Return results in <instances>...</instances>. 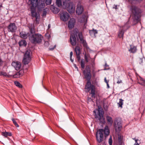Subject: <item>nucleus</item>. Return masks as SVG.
Wrapping results in <instances>:
<instances>
[{
    "label": "nucleus",
    "instance_id": "13d9d810",
    "mask_svg": "<svg viewBox=\"0 0 145 145\" xmlns=\"http://www.w3.org/2000/svg\"><path fill=\"white\" fill-rule=\"evenodd\" d=\"M46 12L44 11L43 13V15H45Z\"/></svg>",
    "mask_w": 145,
    "mask_h": 145
},
{
    "label": "nucleus",
    "instance_id": "f8f14e48",
    "mask_svg": "<svg viewBox=\"0 0 145 145\" xmlns=\"http://www.w3.org/2000/svg\"><path fill=\"white\" fill-rule=\"evenodd\" d=\"M17 28V27L14 23H10L7 27L8 31L12 33L15 32Z\"/></svg>",
    "mask_w": 145,
    "mask_h": 145
},
{
    "label": "nucleus",
    "instance_id": "b1692460",
    "mask_svg": "<svg viewBox=\"0 0 145 145\" xmlns=\"http://www.w3.org/2000/svg\"><path fill=\"white\" fill-rule=\"evenodd\" d=\"M106 119L108 123L111 125L113 122L112 118L111 117L108 116H106Z\"/></svg>",
    "mask_w": 145,
    "mask_h": 145
},
{
    "label": "nucleus",
    "instance_id": "a211bd4d",
    "mask_svg": "<svg viewBox=\"0 0 145 145\" xmlns=\"http://www.w3.org/2000/svg\"><path fill=\"white\" fill-rule=\"evenodd\" d=\"M20 35L21 37L24 39H26L28 37L31 36L30 34L29 33L23 31L21 32L20 33Z\"/></svg>",
    "mask_w": 145,
    "mask_h": 145
},
{
    "label": "nucleus",
    "instance_id": "6ab92c4d",
    "mask_svg": "<svg viewBox=\"0 0 145 145\" xmlns=\"http://www.w3.org/2000/svg\"><path fill=\"white\" fill-rule=\"evenodd\" d=\"M93 85H91L90 81L87 80L86 84L85 86V88L87 89L88 91H89L90 89V88H91V87Z\"/></svg>",
    "mask_w": 145,
    "mask_h": 145
},
{
    "label": "nucleus",
    "instance_id": "603ef678",
    "mask_svg": "<svg viewBox=\"0 0 145 145\" xmlns=\"http://www.w3.org/2000/svg\"><path fill=\"white\" fill-rule=\"evenodd\" d=\"M73 55V52H71L70 53V57L71 58Z\"/></svg>",
    "mask_w": 145,
    "mask_h": 145
},
{
    "label": "nucleus",
    "instance_id": "473e14b6",
    "mask_svg": "<svg viewBox=\"0 0 145 145\" xmlns=\"http://www.w3.org/2000/svg\"><path fill=\"white\" fill-rule=\"evenodd\" d=\"M92 63L91 64V65L92 68L93 69L92 70V74L93 76H95L96 72H95L94 71V62H93L92 61Z\"/></svg>",
    "mask_w": 145,
    "mask_h": 145
},
{
    "label": "nucleus",
    "instance_id": "1a4fd4ad",
    "mask_svg": "<svg viewBox=\"0 0 145 145\" xmlns=\"http://www.w3.org/2000/svg\"><path fill=\"white\" fill-rule=\"evenodd\" d=\"M83 73L85 78L87 80L90 81L91 77V73L90 68L89 65L86 66L85 69L83 71Z\"/></svg>",
    "mask_w": 145,
    "mask_h": 145
},
{
    "label": "nucleus",
    "instance_id": "0eeeda50",
    "mask_svg": "<svg viewBox=\"0 0 145 145\" xmlns=\"http://www.w3.org/2000/svg\"><path fill=\"white\" fill-rule=\"evenodd\" d=\"M131 10L135 18L136 21L137 22L140 21V14L141 12L140 10L134 6H132L131 7Z\"/></svg>",
    "mask_w": 145,
    "mask_h": 145
},
{
    "label": "nucleus",
    "instance_id": "cd10ccee",
    "mask_svg": "<svg viewBox=\"0 0 145 145\" xmlns=\"http://www.w3.org/2000/svg\"><path fill=\"white\" fill-rule=\"evenodd\" d=\"M89 33L91 36H95V34L97 33V31L96 30L93 29L92 30H89Z\"/></svg>",
    "mask_w": 145,
    "mask_h": 145
},
{
    "label": "nucleus",
    "instance_id": "dca6fc26",
    "mask_svg": "<svg viewBox=\"0 0 145 145\" xmlns=\"http://www.w3.org/2000/svg\"><path fill=\"white\" fill-rule=\"evenodd\" d=\"M76 21L75 19L72 18L70 19L68 23V27L69 29L72 28L75 25Z\"/></svg>",
    "mask_w": 145,
    "mask_h": 145
},
{
    "label": "nucleus",
    "instance_id": "6e6d98bb",
    "mask_svg": "<svg viewBox=\"0 0 145 145\" xmlns=\"http://www.w3.org/2000/svg\"><path fill=\"white\" fill-rule=\"evenodd\" d=\"M70 60L72 62H73V60L71 58H70Z\"/></svg>",
    "mask_w": 145,
    "mask_h": 145
},
{
    "label": "nucleus",
    "instance_id": "7c9ffc66",
    "mask_svg": "<svg viewBox=\"0 0 145 145\" xmlns=\"http://www.w3.org/2000/svg\"><path fill=\"white\" fill-rule=\"evenodd\" d=\"M124 34V31L123 30L119 31L118 36L120 38L123 37Z\"/></svg>",
    "mask_w": 145,
    "mask_h": 145
},
{
    "label": "nucleus",
    "instance_id": "20e7f679",
    "mask_svg": "<svg viewBox=\"0 0 145 145\" xmlns=\"http://www.w3.org/2000/svg\"><path fill=\"white\" fill-rule=\"evenodd\" d=\"M63 3V7L66 9L70 13L74 12L75 5L70 0H62Z\"/></svg>",
    "mask_w": 145,
    "mask_h": 145
},
{
    "label": "nucleus",
    "instance_id": "aec40b11",
    "mask_svg": "<svg viewBox=\"0 0 145 145\" xmlns=\"http://www.w3.org/2000/svg\"><path fill=\"white\" fill-rule=\"evenodd\" d=\"M84 58L85 61L86 63L89 62V61H91L92 59L90 57L89 55L88 54L85 53L84 55Z\"/></svg>",
    "mask_w": 145,
    "mask_h": 145
},
{
    "label": "nucleus",
    "instance_id": "6e6552de",
    "mask_svg": "<svg viewBox=\"0 0 145 145\" xmlns=\"http://www.w3.org/2000/svg\"><path fill=\"white\" fill-rule=\"evenodd\" d=\"M32 53L29 50H27L24 55L23 61L24 64H28L31 59Z\"/></svg>",
    "mask_w": 145,
    "mask_h": 145
},
{
    "label": "nucleus",
    "instance_id": "5fc2aeb1",
    "mask_svg": "<svg viewBox=\"0 0 145 145\" xmlns=\"http://www.w3.org/2000/svg\"><path fill=\"white\" fill-rule=\"evenodd\" d=\"M107 88H109V84L108 83V84H107Z\"/></svg>",
    "mask_w": 145,
    "mask_h": 145
},
{
    "label": "nucleus",
    "instance_id": "3c124183",
    "mask_svg": "<svg viewBox=\"0 0 145 145\" xmlns=\"http://www.w3.org/2000/svg\"><path fill=\"white\" fill-rule=\"evenodd\" d=\"M139 84H141L142 85L145 86V82L144 81H143V82L142 83H139Z\"/></svg>",
    "mask_w": 145,
    "mask_h": 145
},
{
    "label": "nucleus",
    "instance_id": "423d86ee",
    "mask_svg": "<svg viewBox=\"0 0 145 145\" xmlns=\"http://www.w3.org/2000/svg\"><path fill=\"white\" fill-rule=\"evenodd\" d=\"M43 39V36L38 33L32 34L31 36L29 37V40L34 44L40 43Z\"/></svg>",
    "mask_w": 145,
    "mask_h": 145
},
{
    "label": "nucleus",
    "instance_id": "79ce46f5",
    "mask_svg": "<svg viewBox=\"0 0 145 145\" xmlns=\"http://www.w3.org/2000/svg\"><path fill=\"white\" fill-rule=\"evenodd\" d=\"M109 144H110V145H112V140L111 138V137H110V138L109 139Z\"/></svg>",
    "mask_w": 145,
    "mask_h": 145
},
{
    "label": "nucleus",
    "instance_id": "e433bc0d",
    "mask_svg": "<svg viewBox=\"0 0 145 145\" xmlns=\"http://www.w3.org/2000/svg\"><path fill=\"white\" fill-rule=\"evenodd\" d=\"M29 29L30 32L31 34H32L33 33L34 31V25H31V27H29Z\"/></svg>",
    "mask_w": 145,
    "mask_h": 145
},
{
    "label": "nucleus",
    "instance_id": "4d7b16f0",
    "mask_svg": "<svg viewBox=\"0 0 145 145\" xmlns=\"http://www.w3.org/2000/svg\"><path fill=\"white\" fill-rule=\"evenodd\" d=\"M48 28L49 29L50 28V24H49L48 25Z\"/></svg>",
    "mask_w": 145,
    "mask_h": 145
},
{
    "label": "nucleus",
    "instance_id": "4c0bfd02",
    "mask_svg": "<svg viewBox=\"0 0 145 145\" xmlns=\"http://www.w3.org/2000/svg\"><path fill=\"white\" fill-rule=\"evenodd\" d=\"M12 121L13 123H14V124L15 125L16 127H18L19 125L17 123L15 120L14 119L12 118Z\"/></svg>",
    "mask_w": 145,
    "mask_h": 145
},
{
    "label": "nucleus",
    "instance_id": "37998d69",
    "mask_svg": "<svg viewBox=\"0 0 145 145\" xmlns=\"http://www.w3.org/2000/svg\"><path fill=\"white\" fill-rule=\"evenodd\" d=\"M138 140H135V143L134 144V145H139V143H138L137 142V141Z\"/></svg>",
    "mask_w": 145,
    "mask_h": 145
},
{
    "label": "nucleus",
    "instance_id": "c9c22d12",
    "mask_svg": "<svg viewBox=\"0 0 145 145\" xmlns=\"http://www.w3.org/2000/svg\"><path fill=\"white\" fill-rule=\"evenodd\" d=\"M24 71L22 70H20L19 72H18V73L19 75V77L22 76L24 74Z\"/></svg>",
    "mask_w": 145,
    "mask_h": 145
},
{
    "label": "nucleus",
    "instance_id": "8fccbe9b",
    "mask_svg": "<svg viewBox=\"0 0 145 145\" xmlns=\"http://www.w3.org/2000/svg\"><path fill=\"white\" fill-rule=\"evenodd\" d=\"M113 8H115V9H117L118 8L117 7V5H114Z\"/></svg>",
    "mask_w": 145,
    "mask_h": 145
},
{
    "label": "nucleus",
    "instance_id": "412c9836",
    "mask_svg": "<svg viewBox=\"0 0 145 145\" xmlns=\"http://www.w3.org/2000/svg\"><path fill=\"white\" fill-rule=\"evenodd\" d=\"M90 90H91L90 93L92 95V97H95V88L94 86H93Z\"/></svg>",
    "mask_w": 145,
    "mask_h": 145
},
{
    "label": "nucleus",
    "instance_id": "9d476101",
    "mask_svg": "<svg viewBox=\"0 0 145 145\" xmlns=\"http://www.w3.org/2000/svg\"><path fill=\"white\" fill-rule=\"evenodd\" d=\"M37 0L36 3V7H37L38 10L40 11L44 9L45 6V3H46V1H43V0H39V1H38Z\"/></svg>",
    "mask_w": 145,
    "mask_h": 145
},
{
    "label": "nucleus",
    "instance_id": "864d4df0",
    "mask_svg": "<svg viewBox=\"0 0 145 145\" xmlns=\"http://www.w3.org/2000/svg\"><path fill=\"white\" fill-rule=\"evenodd\" d=\"M2 64H3V62L2 61V60H1V59H0V65H1Z\"/></svg>",
    "mask_w": 145,
    "mask_h": 145
},
{
    "label": "nucleus",
    "instance_id": "2eb2a0df",
    "mask_svg": "<svg viewBox=\"0 0 145 145\" xmlns=\"http://www.w3.org/2000/svg\"><path fill=\"white\" fill-rule=\"evenodd\" d=\"M12 65L17 71L19 70L21 67V64L20 62L18 61H14L12 63Z\"/></svg>",
    "mask_w": 145,
    "mask_h": 145
},
{
    "label": "nucleus",
    "instance_id": "72a5a7b5",
    "mask_svg": "<svg viewBox=\"0 0 145 145\" xmlns=\"http://www.w3.org/2000/svg\"><path fill=\"white\" fill-rule=\"evenodd\" d=\"M80 65L81 68L84 69L85 67V62L83 59H82L80 62Z\"/></svg>",
    "mask_w": 145,
    "mask_h": 145
},
{
    "label": "nucleus",
    "instance_id": "f257e3e1",
    "mask_svg": "<svg viewBox=\"0 0 145 145\" xmlns=\"http://www.w3.org/2000/svg\"><path fill=\"white\" fill-rule=\"evenodd\" d=\"M77 29H75L73 31V34H72L70 37V42L72 46H75L76 44V39L75 36H77L78 34L79 39L81 43L82 44L83 46L86 47L87 46V43L86 41L83 39L82 33L81 32H78Z\"/></svg>",
    "mask_w": 145,
    "mask_h": 145
},
{
    "label": "nucleus",
    "instance_id": "4be33fe9",
    "mask_svg": "<svg viewBox=\"0 0 145 145\" xmlns=\"http://www.w3.org/2000/svg\"><path fill=\"white\" fill-rule=\"evenodd\" d=\"M51 10L55 14H57L59 11V9L54 6H52L51 7Z\"/></svg>",
    "mask_w": 145,
    "mask_h": 145
},
{
    "label": "nucleus",
    "instance_id": "a18cd8bd",
    "mask_svg": "<svg viewBox=\"0 0 145 145\" xmlns=\"http://www.w3.org/2000/svg\"><path fill=\"white\" fill-rule=\"evenodd\" d=\"M104 81L107 84H108V83L109 80H106V78H105V79H104Z\"/></svg>",
    "mask_w": 145,
    "mask_h": 145
},
{
    "label": "nucleus",
    "instance_id": "f03ea898",
    "mask_svg": "<svg viewBox=\"0 0 145 145\" xmlns=\"http://www.w3.org/2000/svg\"><path fill=\"white\" fill-rule=\"evenodd\" d=\"M93 112L95 118L99 120L101 123L104 124L105 121L104 117V112L102 108L100 106H98V109H95Z\"/></svg>",
    "mask_w": 145,
    "mask_h": 145
},
{
    "label": "nucleus",
    "instance_id": "2f4dec72",
    "mask_svg": "<svg viewBox=\"0 0 145 145\" xmlns=\"http://www.w3.org/2000/svg\"><path fill=\"white\" fill-rule=\"evenodd\" d=\"M119 100V102L118 103V104L119 107H121V108H122V105H123V100L121 99H120Z\"/></svg>",
    "mask_w": 145,
    "mask_h": 145
},
{
    "label": "nucleus",
    "instance_id": "5701e85b",
    "mask_svg": "<svg viewBox=\"0 0 145 145\" xmlns=\"http://www.w3.org/2000/svg\"><path fill=\"white\" fill-rule=\"evenodd\" d=\"M131 48L129 50V51L131 53H135L137 51V48L136 46L133 45H130Z\"/></svg>",
    "mask_w": 145,
    "mask_h": 145
},
{
    "label": "nucleus",
    "instance_id": "39448f33",
    "mask_svg": "<svg viewBox=\"0 0 145 145\" xmlns=\"http://www.w3.org/2000/svg\"><path fill=\"white\" fill-rule=\"evenodd\" d=\"M37 0H29L28 4L30 6V8L32 16L33 17H35L36 19L40 17L39 14L36 12V3Z\"/></svg>",
    "mask_w": 145,
    "mask_h": 145
},
{
    "label": "nucleus",
    "instance_id": "f3484780",
    "mask_svg": "<svg viewBox=\"0 0 145 145\" xmlns=\"http://www.w3.org/2000/svg\"><path fill=\"white\" fill-rule=\"evenodd\" d=\"M84 10L83 8L80 4H78L76 10V12L78 15L81 14Z\"/></svg>",
    "mask_w": 145,
    "mask_h": 145
},
{
    "label": "nucleus",
    "instance_id": "a878e982",
    "mask_svg": "<svg viewBox=\"0 0 145 145\" xmlns=\"http://www.w3.org/2000/svg\"><path fill=\"white\" fill-rule=\"evenodd\" d=\"M57 5L59 7H63V3L62 0H56V2Z\"/></svg>",
    "mask_w": 145,
    "mask_h": 145
},
{
    "label": "nucleus",
    "instance_id": "bf43d9fd",
    "mask_svg": "<svg viewBox=\"0 0 145 145\" xmlns=\"http://www.w3.org/2000/svg\"><path fill=\"white\" fill-rule=\"evenodd\" d=\"M133 140H134L135 141V140H137V139H136L135 138H133Z\"/></svg>",
    "mask_w": 145,
    "mask_h": 145
},
{
    "label": "nucleus",
    "instance_id": "de8ad7c7",
    "mask_svg": "<svg viewBox=\"0 0 145 145\" xmlns=\"http://www.w3.org/2000/svg\"><path fill=\"white\" fill-rule=\"evenodd\" d=\"M56 46L55 45L54 46V47L53 48H49V50H53L56 47Z\"/></svg>",
    "mask_w": 145,
    "mask_h": 145
},
{
    "label": "nucleus",
    "instance_id": "9b49d317",
    "mask_svg": "<svg viewBox=\"0 0 145 145\" xmlns=\"http://www.w3.org/2000/svg\"><path fill=\"white\" fill-rule=\"evenodd\" d=\"M114 127L116 131H120L121 129L122 124L121 121L119 120H116L114 122Z\"/></svg>",
    "mask_w": 145,
    "mask_h": 145
},
{
    "label": "nucleus",
    "instance_id": "09e8293b",
    "mask_svg": "<svg viewBox=\"0 0 145 145\" xmlns=\"http://www.w3.org/2000/svg\"><path fill=\"white\" fill-rule=\"evenodd\" d=\"M122 82V81L120 80H118L117 82V83L120 84Z\"/></svg>",
    "mask_w": 145,
    "mask_h": 145
},
{
    "label": "nucleus",
    "instance_id": "4468645a",
    "mask_svg": "<svg viewBox=\"0 0 145 145\" xmlns=\"http://www.w3.org/2000/svg\"><path fill=\"white\" fill-rule=\"evenodd\" d=\"M69 17V14L67 12H63L61 13L60 18L62 20L65 22L67 20Z\"/></svg>",
    "mask_w": 145,
    "mask_h": 145
},
{
    "label": "nucleus",
    "instance_id": "ea45409f",
    "mask_svg": "<svg viewBox=\"0 0 145 145\" xmlns=\"http://www.w3.org/2000/svg\"><path fill=\"white\" fill-rule=\"evenodd\" d=\"M76 58L78 61H79L80 60V54H76Z\"/></svg>",
    "mask_w": 145,
    "mask_h": 145
},
{
    "label": "nucleus",
    "instance_id": "c85d7f7f",
    "mask_svg": "<svg viewBox=\"0 0 145 145\" xmlns=\"http://www.w3.org/2000/svg\"><path fill=\"white\" fill-rule=\"evenodd\" d=\"M1 135L5 137H7L8 136H11L12 135L11 133L6 132H2Z\"/></svg>",
    "mask_w": 145,
    "mask_h": 145
},
{
    "label": "nucleus",
    "instance_id": "bb28decb",
    "mask_svg": "<svg viewBox=\"0 0 145 145\" xmlns=\"http://www.w3.org/2000/svg\"><path fill=\"white\" fill-rule=\"evenodd\" d=\"M19 44L20 46H26L27 43L26 41L24 40H22L19 42Z\"/></svg>",
    "mask_w": 145,
    "mask_h": 145
},
{
    "label": "nucleus",
    "instance_id": "58836bf2",
    "mask_svg": "<svg viewBox=\"0 0 145 145\" xmlns=\"http://www.w3.org/2000/svg\"><path fill=\"white\" fill-rule=\"evenodd\" d=\"M10 75H12V76H13L14 78H18L19 77V75L18 74V72H17L16 74H11Z\"/></svg>",
    "mask_w": 145,
    "mask_h": 145
},
{
    "label": "nucleus",
    "instance_id": "a19ab883",
    "mask_svg": "<svg viewBox=\"0 0 145 145\" xmlns=\"http://www.w3.org/2000/svg\"><path fill=\"white\" fill-rule=\"evenodd\" d=\"M144 60V59L143 58H140L139 60V62L140 64H142L143 62V61Z\"/></svg>",
    "mask_w": 145,
    "mask_h": 145
},
{
    "label": "nucleus",
    "instance_id": "7ed1b4c3",
    "mask_svg": "<svg viewBox=\"0 0 145 145\" xmlns=\"http://www.w3.org/2000/svg\"><path fill=\"white\" fill-rule=\"evenodd\" d=\"M104 133L105 137L108 136L110 133V131L108 127L106 125L104 129H99L97 131L96 134V138L98 142L100 143L103 140V134Z\"/></svg>",
    "mask_w": 145,
    "mask_h": 145
},
{
    "label": "nucleus",
    "instance_id": "f704fd0d",
    "mask_svg": "<svg viewBox=\"0 0 145 145\" xmlns=\"http://www.w3.org/2000/svg\"><path fill=\"white\" fill-rule=\"evenodd\" d=\"M14 83L15 85L16 86H17V87H18L20 88H22V85L18 82L16 81L14 82Z\"/></svg>",
    "mask_w": 145,
    "mask_h": 145
},
{
    "label": "nucleus",
    "instance_id": "393cba45",
    "mask_svg": "<svg viewBox=\"0 0 145 145\" xmlns=\"http://www.w3.org/2000/svg\"><path fill=\"white\" fill-rule=\"evenodd\" d=\"M10 72H9L8 74H7L6 72L4 71H1L0 72V75H3L6 77H9L11 76L12 75H10L11 74H9V73H10Z\"/></svg>",
    "mask_w": 145,
    "mask_h": 145
},
{
    "label": "nucleus",
    "instance_id": "49530a36",
    "mask_svg": "<svg viewBox=\"0 0 145 145\" xmlns=\"http://www.w3.org/2000/svg\"><path fill=\"white\" fill-rule=\"evenodd\" d=\"M105 68L104 69V70L106 69V68L109 67V66L106 63L105 65Z\"/></svg>",
    "mask_w": 145,
    "mask_h": 145
},
{
    "label": "nucleus",
    "instance_id": "c756f323",
    "mask_svg": "<svg viewBox=\"0 0 145 145\" xmlns=\"http://www.w3.org/2000/svg\"><path fill=\"white\" fill-rule=\"evenodd\" d=\"M75 50L76 54H80L81 53L80 47L78 46H76L75 47Z\"/></svg>",
    "mask_w": 145,
    "mask_h": 145
},
{
    "label": "nucleus",
    "instance_id": "c03bdc74",
    "mask_svg": "<svg viewBox=\"0 0 145 145\" xmlns=\"http://www.w3.org/2000/svg\"><path fill=\"white\" fill-rule=\"evenodd\" d=\"M44 45L46 46H48L49 45V43L48 41H46L44 43Z\"/></svg>",
    "mask_w": 145,
    "mask_h": 145
},
{
    "label": "nucleus",
    "instance_id": "ddd939ff",
    "mask_svg": "<svg viewBox=\"0 0 145 145\" xmlns=\"http://www.w3.org/2000/svg\"><path fill=\"white\" fill-rule=\"evenodd\" d=\"M88 18V16L87 15L85 14L79 18L78 21L80 23L85 25L87 23Z\"/></svg>",
    "mask_w": 145,
    "mask_h": 145
}]
</instances>
